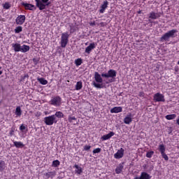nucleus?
I'll list each match as a JSON object with an SVG mask.
<instances>
[{"mask_svg":"<svg viewBox=\"0 0 179 179\" xmlns=\"http://www.w3.org/2000/svg\"><path fill=\"white\" fill-rule=\"evenodd\" d=\"M25 20H26V16L23 15H20L15 19V23L16 24L22 25L23 24V23H24Z\"/></svg>","mask_w":179,"mask_h":179,"instance_id":"1a4fd4ad","label":"nucleus"},{"mask_svg":"<svg viewBox=\"0 0 179 179\" xmlns=\"http://www.w3.org/2000/svg\"><path fill=\"white\" fill-rule=\"evenodd\" d=\"M153 99H154V101H155V103L160 102V101H162V102L166 101V99H164V95H163L159 92L154 94Z\"/></svg>","mask_w":179,"mask_h":179,"instance_id":"0eeeda50","label":"nucleus"},{"mask_svg":"<svg viewBox=\"0 0 179 179\" xmlns=\"http://www.w3.org/2000/svg\"><path fill=\"white\" fill-rule=\"evenodd\" d=\"M20 131H24L26 129V127L23 124H22L20 127Z\"/></svg>","mask_w":179,"mask_h":179,"instance_id":"79ce46f5","label":"nucleus"},{"mask_svg":"<svg viewBox=\"0 0 179 179\" xmlns=\"http://www.w3.org/2000/svg\"><path fill=\"white\" fill-rule=\"evenodd\" d=\"M70 33L72 34L73 33H75V31L76 30V26L73 24H70Z\"/></svg>","mask_w":179,"mask_h":179,"instance_id":"2f4dec72","label":"nucleus"},{"mask_svg":"<svg viewBox=\"0 0 179 179\" xmlns=\"http://www.w3.org/2000/svg\"><path fill=\"white\" fill-rule=\"evenodd\" d=\"M100 152H101V148H96L92 151L94 155H96V153H100Z\"/></svg>","mask_w":179,"mask_h":179,"instance_id":"4c0bfd02","label":"nucleus"},{"mask_svg":"<svg viewBox=\"0 0 179 179\" xmlns=\"http://www.w3.org/2000/svg\"><path fill=\"white\" fill-rule=\"evenodd\" d=\"M0 104H1V101H0Z\"/></svg>","mask_w":179,"mask_h":179,"instance_id":"603ef678","label":"nucleus"},{"mask_svg":"<svg viewBox=\"0 0 179 179\" xmlns=\"http://www.w3.org/2000/svg\"><path fill=\"white\" fill-rule=\"evenodd\" d=\"M36 6L38 7L39 10H44L47 6L51 5L50 0H35Z\"/></svg>","mask_w":179,"mask_h":179,"instance_id":"7ed1b4c3","label":"nucleus"},{"mask_svg":"<svg viewBox=\"0 0 179 179\" xmlns=\"http://www.w3.org/2000/svg\"><path fill=\"white\" fill-rule=\"evenodd\" d=\"M75 64H76V66H79L82 65V59H76Z\"/></svg>","mask_w":179,"mask_h":179,"instance_id":"f704fd0d","label":"nucleus"},{"mask_svg":"<svg viewBox=\"0 0 179 179\" xmlns=\"http://www.w3.org/2000/svg\"><path fill=\"white\" fill-rule=\"evenodd\" d=\"M69 121L70 122H72V121H76V117H72V116H69Z\"/></svg>","mask_w":179,"mask_h":179,"instance_id":"58836bf2","label":"nucleus"},{"mask_svg":"<svg viewBox=\"0 0 179 179\" xmlns=\"http://www.w3.org/2000/svg\"><path fill=\"white\" fill-rule=\"evenodd\" d=\"M3 9H10V3L9 2H6L3 4Z\"/></svg>","mask_w":179,"mask_h":179,"instance_id":"c9c22d12","label":"nucleus"},{"mask_svg":"<svg viewBox=\"0 0 179 179\" xmlns=\"http://www.w3.org/2000/svg\"><path fill=\"white\" fill-rule=\"evenodd\" d=\"M22 5L26 10H36V9H37V6H36L33 4L22 2Z\"/></svg>","mask_w":179,"mask_h":179,"instance_id":"6e6552de","label":"nucleus"},{"mask_svg":"<svg viewBox=\"0 0 179 179\" xmlns=\"http://www.w3.org/2000/svg\"><path fill=\"white\" fill-rule=\"evenodd\" d=\"M26 78H29L28 75H25L23 77H22V80H24V79H26Z\"/></svg>","mask_w":179,"mask_h":179,"instance_id":"c03bdc74","label":"nucleus"},{"mask_svg":"<svg viewBox=\"0 0 179 179\" xmlns=\"http://www.w3.org/2000/svg\"><path fill=\"white\" fill-rule=\"evenodd\" d=\"M5 169H6V163L3 160H0V171H3Z\"/></svg>","mask_w":179,"mask_h":179,"instance_id":"393cba45","label":"nucleus"},{"mask_svg":"<svg viewBox=\"0 0 179 179\" xmlns=\"http://www.w3.org/2000/svg\"><path fill=\"white\" fill-rule=\"evenodd\" d=\"M0 69H1V67H0ZM2 73V71H0V75Z\"/></svg>","mask_w":179,"mask_h":179,"instance_id":"09e8293b","label":"nucleus"},{"mask_svg":"<svg viewBox=\"0 0 179 179\" xmlns=\"http://www.w3.org/2000/svg\"><path fill=\"white\" fill-rule=\"evenodd\" d=\"M138 97H145V92H140L138 93Z\"/></svg>","mask_w":179,"mask_h":179,"instance_id":"a19ab883","label":"nucleus"},{"mask_svg":"<svg viewBox=\"0 0 179 179\" xmlns=\"http://www.w3.org/2000/svg\"><path fill=\"white\" fill-rule=\"evenodd\" d=\"M28 51H30V46L27 45H22L21 46L20 52H27Z\"/></svg>","mask_w":179,"mask_h":179,"instance_id":"412c9836","label":"nucleus"},{"mask_svg":"<svg viewBox=\"0 0 179 179\" xmlns=\"http://www.w3.org/2000/svg\"><path fill=\"white\" fill-rule=\"evenodd\" d=\"M69 34L68 32H64L62 34L60 45L62 48H65L68 45L69 39Z\"/></svg>","mask_w":179,"mask_h":179,"instance_id":"39448f33","label":"nucleus"},{"mask_svg":"<svg viewBox=\"0 0 179 179\" xmlns=\"http://www.w3.org/2000/svg\"><path fill=\"white\" fill-rule=\"evenodd\" d=\"M138 13H141V11H138Z\"/></svg>","mask_w":179,"mask_h":179,"instance_id":"3c124183","label":"nucleus"},{"mask_svg":"<svg viewBox=\"0 0 179 179\" xmlns=\"http://www.w3.org/2000/svg\"><path fill=\"white\" fill-rule=\"evenodd\" d=\"M21 31H23V27H22L20 26L17 27L15 29V33H16L17 34H19V33H21Z\"/></svg>","mask_w":179,"mask_h":179,"instance_id":"473e14b6","label":"nucleus"},{"mask_svg":"<svg viewBox=\"0 0 179 179\" xmlns=\"http://www.w3.org/2000/svg\"><path fill=\"white\" fill-rule=\"evenodd\" d=\"M59 164H61V162H59V161L58 159H56L52 162V167H58V166H59Z\"/></svg>","mask_w":179,"mask_h":179,"instance_id":"7c9ffc66","label":"nucleus"},{"mask_svg":"<svg viewBox=\"0 0 179 179\" xmlns=\"http://www.w3.org/2000/svg\"><path fill=\"white\" fill-rule=\"evenodd\" d=\"M117 76V71L114 69H110L107 73H102L101 75L99 73V72L94 73V80L92 83L94 87L96 89H104L106 87V85L103 83V78L105 79H108L106 81V85L108 83H113L114 82V79Z\"/></svg>","mask_w":179,"mask_h":179,"instance_id":"f257e3e1","label":"nucleus"},{"mask_svg":"<svg viewBox=\"0 0 179 179\" xmlns=\"http://www.w3.org/2000/svg\"><path fill=\"white\" fill-rule=\"evenodd\" d=\"M74 169H76L75 171L77 174L80 175L83 172L82 167L79 166L78 164L74 165Z\"/></svg>","mask_w":179,"mask_h":179,"instance_id":"b1692460","label":"nucleus"},{"mask_svg":"<svg viewBox=\"0 0 179 179\" xmlns=\"http://www.w3.org/2000/svg\"><path fill=\"white\" fill-rule=\"evenodd\" d=\"M11 45H12L15 52H20L22 45H20V43H12Z\"/></svg>","mask_w":179,"mask_h":179,"instance_id":"f3484780","label":"nucleus"},{"mask_svg":"<svg viewBox=\"0 0 179 179\" xmlns=\"http://www.w3.org/2000/svg\"><path fill=\"white\" fill-rule=\"evenodd\" d=\"M13 134H15V130H13V129H12L10 131V136H13Z\"/></svg>","mask_w":179,"mask_h":179,"instance_id":"37998d69","label":"nucleus"},{"mask_svg":"<svg viewBox=\"0 0 179 179\" xmlns=\"http://www.w3.org/2000/svg\"><path fill=\"white\" fill-rule=\"evenodd\" d=\"M161 155H162L163 159H164V160H165L166 162H168V160H169V156H167V155H166V152H164L163 154H161Z\"/></svg>","mask_w":179,"mask_h":179,"instance_id":"e433bc0d","label":"nucleus"},{"mask_svg":"<svg viewBox=\"0 0 179 179\" xmlns=\"http://www.w3.org/2000/svg\"><path fill=\"white\" fill-rule=\"evenodd\" d=\"M33 62H37V59H33Z\"/></svg>","mask_w":179,"mask_h":179,"instance_id":"de8ad7c7","label":"nucleus"},{"mask_svg":"<svg viewBox=\"0 0 179 179\" xmlns=\"http://www.w3.org/2000/svg\"><path fill=\"white\" fill-rule=\"evenodd\" d=\"M153 155H155L154 151H149L146 153V157H148V159H151V157H152V156H153Z\"/></svg>","mask_w":179,"mask_h":179,"instance_id":"72a5a7b5","label":"nucleus"},{"mask_svg":"<svg viewBox=\"0 0 179 179\" xmlns=\"http://www.w3.org/2000/svg\"><path fill=\"white\" fill-rule=\"evenodd\" d=\"M85 45H87V43H85Z\"/></svg>","mask_w":179,"mask_h":179,"instance_id":"8fccbe9b","label":"nucleus"},{"mask_svg":"<svg viewBox=\"0 0 179 179\" xmlns=\"http://www.w3.org/2000/svg\"><path fill=\"white\" fill-rule=\"evenodd\" d=\"M152 176L149 175V173L146 172H142L141 173L140 177L136 176L134 179H150Z\"/></svg>","mask_w":179,"mask_h":179,"instance_id":"f8f14e48","label":"nucleus"},{"mask_svg":"<svg viewBox=\"0 0 179 179\" xmlns=\"http://www.w3.org/2000/svg\"><path fill=\"white\" fill-rule=\"evenodd\" d=\"M111 114H118V113H122V107L115 106L110 110Z\"/></svg>","mask_w":179,"mask_h":179,"instance_id":"dca6fc26","label":"nucleus"},{"mask_svg":"<svg viewBox=\"0 0 179 179\" xmlns=\"http://www.w3.org/2000/svg\"><path fill=\"white\" fill-rule=\"evenodd\" d=\"M14 146H15V148H20L22 149L23 148H24V144H23V143H22V141H13Z\"/></svg>","mask_w":179,"mask_h":179,"instance_id":"aec40b11","label":"nucleus"},{"mask_svg":"<svg viewBox=\"0 0 179 179\" xmlns=\"http://www.w3.org/2000/svg\"><path fill=\"white\" fill-rule=\"evenodd\" d=\"M177 117V115L176 114H171V115H167L165 116L166 120H175Z\"/></svg>","mask_w":179,"mask_h":179,"instance_id":"bb28decb","label":"nucleus"},{"mask_svg":"<svg viewBox=\"0 0 179 179\" xmlns=\"http://www.w3.org/2000/svg\"><path fill=\"white\" fill-rule=\"evenodd\" d=\"M38 81L41 85H47L48 83V81L45 80L44 78H38Z\"/></svg>","mask_w":179,"mask_h":179,"instance_id":"c756f323","label":"nucleus"},{"mask_svg":"<svg viewBox=\"0 0 179 179\" xmlns=\"http://www.w3.org/2000/svg\"><path fill=\"white\" fill-rule=\"evenodd\" d=\"M15 114L17 117H20L22 115V108H20V106L16 107Z\"/></svg>","mask_w":179,"mask_h":179,"instance_id":"a878e982","label":"nucleus"},{"mask_svg":"<svg viewBox=\"0 0 179 179\" xmlns=\"http://www.w3.org/2000/svg\"><path fill=\"white\" fill-rule=\"evenodd\" d=\"M122 170H124V163L120 164L115 169L116 174H121L122 173Z\"/></svg>","mask_w":179,"mask_h":179,"instance_id":"6ab92c4d","label":"nucleus"},{"mask_svg":"<svg viewBox=\"0 0 179 179\" xmlns=\"http://www.w3.org/2000/svg\"><path fill=\"white\" fill-rule=\"evenodd\" d=\"M108 6V1H104L103 3L101 6V9L99 10V12L101 13H104V11L106 10V9H107Z\"/></svg>","mask_w":179,"mask_h":179,"instance_id":"a211bd4d","label":"nucleus"},{"mask_svg":"<svg viewBox=\"0 0 179 179\" xmlns=\"http://www.w3.org/2000/svg\"><path fill=\"white\" fill-rule=\"evenodd\" d=\"M158 150L160 152L161 155L166 153V146L164 144H160L158 147Z\"/></svg>","mask_w":179,"mask_h":179,"instance_id":"5701e85b","label":"nucleus"},{"mask_svg":"<svg viewBox=\"0 0 179 179\" xmlns=\"http://www.w3.org/2000/svg\"><path fill=\"white\" fill-rule=\"evenodd\" d=\"M124 124L129 125L132 122V113H128V115L124 119Z\"/></svg>","mask_w":179,"mask_h":179,"instance_id":"2eb2a0df","label":"nucleus"},{"mask_svg":"<svg viewBox=\"0 0 179 179\" xmlns=\"http://www.w3.org/2000/svg\"><path fill=\"white\" fill-rule=\"evenodd\" d=\"M115 135V133H114V131H110L108 134L101 136V139L102 141H108V139H110V138H112V136H114Z\"/></svg>","mask_w":179,"mask_h":179,"instance_id":"4468645a","label":"nucleus"},{"mask_svg":"<svg viewBox=\"0 0 179 179\" xmlns=\"http://www.w3.org/2000/svg\"><path fill=\"white\" fill-rule=\"evenodd\" d=\"M36 115V117H40V115H41V113L38 112Z\"/></svg>","mask_w":179,"mask_h":179,"instance_id":"a18cd8bd","label":"nucleus"},{"mask_svg":"<svg viewBox=\"0 0 179 179\" xmlns=\"http://www.w3.org/2000/svg\"><path fill=\"white\" fill-rule=\"evenodd\" d=\"M55 176H57V172H55V171L48 172V173H45V176L47 178H50V177L52 178V177H55Z\"/></svg>","mask_w":179,"mask_h":179,"instance_id":"4be33fe9","label":"nucleus"},{"mask_svg":"<svg viewBox=\"0 0 179 179\" xmlns=\"http://www.w3.org/2000/svg\"><path fill=\"white\" fill-rule=\"evenodd\" d=\"M176 124L179 125V117L176 120Z\"/></svg>","mask_w":179,"mask_h":179,"instance_id":"49530a36","label":"nucleus"},{"mask_svg":"<svg viewBox=\"0 0 179 179\" xmlns=\"http://www.w3.org/2000/svg\"><path fill=\"white\" fill-rule=\"evenodd\" d=\"M92 148V146L85 145L84 146V150H90V148Z\"/></svg>","mask_w":179,"mask_h":179,"instance_id":"ea45409f","label":"nucleus"},{"mask_svg":"<svg viewBox=\"0 0 179 179\" xmlns=\"http://www.w3.org/2000/svg\"><path fill=\"white\" fill-rule=\"evenodd\" d=\"M162 16V13H155V12H151L150 13L149 18L150 19H159Z\"/></svg>","mask_w":179,"mask_h":179,"instance_id":"ddd939ff","label":"nucleus"},{"mask_svg":"<svg viewBox=\"0 0 179 179\" xmlns=\"http://www.w3.org/2000/svg\"><path fill=\"white\" fill-rule=\"evenodd\" d=\"M50 106H54V107H60L62 104V98L59 96H52L49 101Z\"/></svg>","mask_w":179,"mask_h":179,"instance_id":"20e7f679","label":"nucleus"},{"mask_svg":"<svg viewBox=\"0 0 179 179\" xmlns=\"http://www.w3.org/2000/svg\"><path fill=\"white\" fill-rule=\"evenodd\" d=\"M178 31L177 29H171V31H169L161 37V41H170L171 38H174V37L177 36L176 34L178 33Z\"/></svg>","mask_w":179,"mask_h":179,"instance_id":"f03ea898","label":"nucleus"},{"mask_svg":"<svg viewBox=\"0 0 179 179\" xmlns=\"http://www.w3.org/2000/svg\"><path fill=\"white\" fill-rule=\"evenodd\" d=\"M96 46H97V45L94 42L90 43L85 48V52H86L87 54H90L92 52V51H93V50H94V48H96Z\"/></svg>","mask_w":179,"mask_h":179,"instance_id":"9d476101","label":"nucleus"},{"mask_svg":"<svg viewBox=\"0 0 179 179\" xmlns=\"http://www.w3.org/2000/svg\"><path fill=\"white\" fill-rule=\"evenodd\" d=\"M53 115H55V118H64V113L61 111L56 112Z\"/></svg>","mask_w":179,"mask_h":179,"instance_id":"c85d7f7f","label":"nucleus"},{"mask_svg":"<svg viewBox=\"0 0 179 179\" xmlns=\"http://www.w3.org/2000/svg\"><path fill=\"white\" fill-rule=\"evenodd\" d=\"M44 122L46 125H54V124L57 122V117L53 115L45 117H44Z\"/></svg>","mask_w":179,"mask_h":179,"instance_id":"423d86ee","label":"nucleus"},{"mask_svg":"<svg viewBox=\"0 0 179 179\" xmlns=\"http://www.w3.org/2000/svg\"><path fill=\"white\" fill-rule=\"evenodd\" d=\"M124 148H120L116 153L114 154L115 159H122L124 157Z\"/></svg>","mask_w":179,"mask_h":179,"instance_id":"9b49d317","label":"nucleus"},{"mask_svg":"<svg viewBox=\"0 0 179 179\" xmlns=\"http://www.w3.org/2000/svg\"><path fill=\"white\" fill-rule=\"evenodd\" d=\"M83 87V84L82 83L81 81L77 82L76 85V90H80Z\"/></svg>","mask_w":179,"mask_h":179,"instance_id":"cd10ccee","label":"nucleus"}]
</instances>
